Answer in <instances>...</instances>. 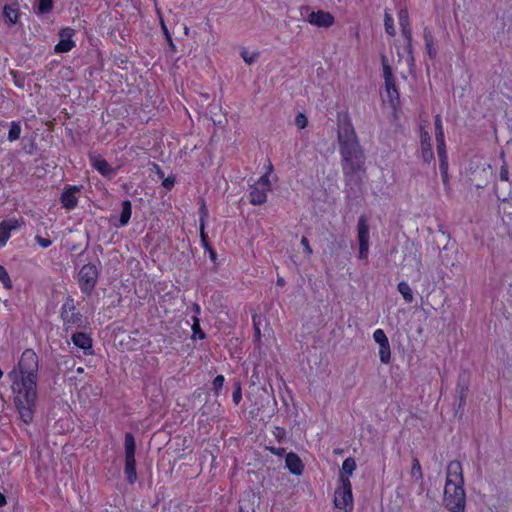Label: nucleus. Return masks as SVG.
Listing matches in <instances>:
<instances>
[{"label": "nucleus", "mask_w": 512, "mask_h": 512, "mask_svg": "<svg viewBox=\"0 0 512 512\" xmlns=\"http://www.w3.org/2000/svg\"><path fill=\"white\" fill-rule=\"evenodd\" d=\"M200 213V224L203 223V226L206 225V219L208 217V209L206 207L205 201L202 199V205L199 209Z\"/></svg>", "instance_id": "44"}, {"label": "nucleus", "mask_w": 512, "mask_h": 512, "mask_svg": "<svg viewBox=\"0 0 512 512\" xmlns=\"http://www.w3.org/2000/svg\"><path fill=\"white\" fill-rule=\"evenodd\" d=\"M6 505V497L4 494L0 493V507Z\"/></svg>", "instance_id": "54"}, {"label": "nucleus", "mask_w": 512, "mask_h": 512, "mask_svg": "<svg viewBox=\"0 0 512 512\" xmlns=\"http://www.w3.org/2000/svg\"><path fill=\"white\" fill-rule=\"evenodd\" d=\"M400 27L411 26L409 17L399 20Z\"/></svg>", "instance_id": "53"}, {"label": "nucleus", "mask_w": 512, "mask_h": 512, "mask_svg": "<svg viewBox=\"0 0 512 512\" xmlns=\"http://www.w3.org/2000/svg\"><path fill=\"white\" fill-rule=\"evenodd\" d=\"M200 237H201V242L203 244V246L208 249L210 248V242H209V238H208V235L207 233L205 232V226H203V223H201L200 225Z\"/></svg>", "instance_id": "43"}, {"label": "nucleus", "mask_w": 512, "mask_h": 512, "mask_svg": "<svg viewBox=\"0 0 512 512\" xmlns=\"http://www.w3.org/2000/svg\"><path fill=\"white\" fill-rule=\"evenodd\" d=\"M74 35V30L72 28H64L60 31V41L55 46L56 53H66L72 50L75 47V42L72 40Z\"/></svg>", "instance_id": "15"}, {"label": "nucleus", "mask_w": 512, "mask_h": 512, "mask_svg": "<svg viewBox=\"0 0 512 512\" xmlns=\"http://www.w3.org/2000/svg\"><path fill=\"white\" fill-rule=\"evenodd\" d=\"M2 376H3V372H2V370L0 369V379L2 378Z\"/></svg>", "instance_id": "62"}, {"label": "nucleus", "mask_w": 512, "mask_h": 512, "mask_svg": "<svg viewBox=\"0 0 512 512\" xmlns=\"http://www.w3.org/2000/svg\"><path fill=\"white\" fill-rule=\"evenodd\" d=\"M448 486H464L463 469L460 461L453 460L447 465L445 487Z\"/></svg>", "instance_id": "11"}, {"label": "nucleus", "mask_w": 512, "mask_h": 512, "mask_svg": "<svg viewBox=\"0 0 512 512\" xmlns=\"http://www.w3.org/2000/svg\"><path fill=\"white\" fill-rule=\"evenodd\" d=\"M382 66H383V76L385 80V89L387 92V96L391 103H395L399 101V92L396 87V79L393 75L392 68L388 64L386 56H382Z\"/></svg>", "instance_id": "9"}, {"label": "nucleus", "mask_w": 512, "mask_h": 512, "mask_svg": "<svg viewBox=\"0 0 512 512\" xmlns=\"http://www.w3.org/2000/svg\"><path fill=\"white\" fill-rule=\"evenodd\" d=\"M437 142V153L439 159H447V152H446V145H445V139L444 136H441V138H436Z\"/></svg>", "instance_id": "35"}, {"label": "nucleus", "mask_w": 512, "mask_h": 512, "mask_svg": "<svg viewBox=\"0 0 512 512\" xmlns=\"http://www.w3.org/2000/svg\"><path fill=\"white\" fill-rule=\"evenodd\" d=\"M307 20L310 24L317 26V27H324L329 28L335 23L334 16L324 10H318V11H311L308 14Z\"/></svg>", "instance_id": "13"}, {"label": "nucleus", "mask_w": 512, "mask_h": 512, "mask_svg": "<svg viewBox=\"0 0 512 512\" xmlns=\"http://www.w3.org/2000/svg\"><path fill=\"white\" fill-rule=\"evenodd\" d=\"M342 170L346 186L360 188L366 174L364 151L341 156Z\"/></svg>", "instance_id": "2"}, {"label": "nucleus", "mask_w": 512, "mask_h": 512, "mask_svg": "<svg viewBox=\"0 0 512 512\" xmlns=\"http://www.w3.org/2000/svg\"><path fill=\"white\" fill-rule=\"evenodd\" d=\"M91 160L93 167L104 177H111L115 173V170L104 158L94 157Z\"/></svg>", "instance_id": "21"}, {"label": "nucleus", "mask_w": 512, "mask_h": 512, "mask_svg": "<svg viewBox=\"0 0 512 512\" xmlns=\"http://www.w3.org/2000/svg\"><path fill=\"white\" fill-rule=\"evenodd\" d=\"M342 452H343V450H342V449H335V450H334V453H336V454H341Z\"/></svg>", "instance_id": "60"}, {"label": "nucleus", "mask_w": 512, "mask_h": 512, "mask_svg": "<svg viewBox=\"0 0 512 512\" xmlns=\"http://www.w3.org/2000/svg\"><path fill=\"white\" fill-rule=\"evenodd\" d=\"M276 284H277V286H281V287H282V286H284V285H285V280H284L283 278L279 277V278L277 279Z\"/></svg>", "instance_id": "56"}, {"label": "nucleus", "mask_w": 512, "mask_h": 512, "mask_svg": "<svg viewBox=\"0 0 512 512\" xmlns=\"http://www.w3.org/2000/svg\"><path fill=\"white\" fill-rule=\"evenodd\" d=\"M401 32L406 40V51L412 53V28L411 26L401 27Z\"/></svg>", "instance_id": "30"}, {"label": "nucleus", "mask_w": 512, "mask_h": 512, "mask_svg": "<svg viewBox=\"0 0 512 512\" xmlns=\"http://www.w3.org/2000/svg\"><path fill=\"white\" fill-rule=\"evenodd\" d=\"M373 338L375 342L378 343L379 345L389 341L388 337L386 336L385 332L382 329L375 330V332L373 333Z\"/></svg>", "instance_id": "39"}, {"label": "nucleus", "mask_w": 512, "mask_h": 512, "mask_svg": "<svg viewBox=\"0 0 512 512\" xmlns=\"http://www.w3.org/2000/svg\"><path fill=\"white\" fill-rule=\"evenodd\" d=\"M443 503L451 512H465L466 494L464 486L444 487Z\"/></svg>", "instance_id": "7"}, {"label": "nucleus", "mask_w": 512, "mask_h": 512, "mask_svg": "<svg viewBox=\"0 0 512 512\" xmlns=\"http://www.w3.org/2000/svg\"><path fill=\"white\" fill-rule=\"evenodd\" d=\"M410 475L416 481L421 480L423 478L422 467L419 462V459L416 456H414L412 458V467H411Z\"/></svg>", "instance_id": "26"}, {"label": "nucleus", "mask_w": 512, "mask_h": 512, "mask_svg": "<svg viewBox=\"0 0 512 512\" xmlns=\"http://www.w3.org/2000/svg\"><path fill=\"white\" fill-rule=\"evenodd\" d=\"M0 282L6 289L12 288V282L4 266L0 265Z\"/></svg>", "instance_id": "36"}, {"label": "nucleus", "mask_w": 512, "mask_h": 512, "mask_svg": "<svg viewBox=\"0 0 512 512\" xmlns=\"http://www.w3.org/2000/svg\"><path fill=\"white\" fill-rule=\"evenodd\" d=\"M19 376L12 383L14 404L25 424L34 419L37 402L39 358L33 349H25L18 361Z\"/></svg>", "instance_id": "1"}, {"label": "nucleus", "mask_w": 512, "mask_h": 512, "mask_svg": "<svg viewBox=\"0 0 512 512\" xmlns=\"http://www.w3.org/2000/svg\"><path fill=\"white\" fill-rule=\"evenodd\" d=\"M273 435L276 438V440L279 443H281L282 441L285 440L287 433H286V430L284 428L277 426L273 430Z\"/></svg>", "instance_id": "41"}, {"label": "nucleus", "mask_w": 512, "mask_h": 512, "mask_svg": "<svg viewBox=\"0 0 512 512\" xmlns=\"http://www.w3.org/2000/svg\"><path fill=\"white\" fill-rule=\"evenodd\" d=\"M337 138L341 156L364 151L348 115L338 125Z\"/></svg>", "instance_id": "3"}, {"label": "nucleus", "mask_w": 512, "mask_h": 512, "mask_svg": "<svg viewBox=\"0 0 512 512\" xmlns=\"http://www.w3.org/2000/svg\"><path fill=\"white\" fill-rule=\"evenodd\" d=\"M207 250H209L210 255H211V258H212V259H214V258H215V256H216V253H215V251L213 250V248H212V247H210V248H208Z\"/></svg>", "instance_id": "58"}, {"label": "nucleus", "mask_w": 512, "mask_h": 512, "mask_svg": "<svg viewBox=\"0 0 512 512\" xmlns=\"http://www.w3.org/2000/svg\"><path fill=\"white\" fill-rule=\"evenodd\" d=\"M356 467H357V465H356L355 460L352 457H348L343 462L342 470H341L340 474H343V475L349 477L350 475L353 474Z\"/></svg>", "instance_id": "27"}, {"label": "nucleus", "mask_w": 512, "mask_h": 512, "mask_svg": "<svg viewBox=\"0 0 512 512\" xmlns=\"http://www.w3.org/2000/svg\"><path fill=\"white\" fill-rule=\"evenodd\" d=\"M81 189L82 186L72 185H68L64 188L60 197V202L66 210L71 211L77 207L78 194L81 192Z\"/></svg>", "instance_id": "12"}, {"label": "nucleus", "mask_w": 512, "mask_h": 512, "mask_svg": "<svg viewBox=\"0 0 512 512\" xmlns=\"http://www.w3.org/2000/svg\"><path fill=\"white\" fill-rule=\"evenodd\" d=\"M157 174L160 178L164 177V172L157 166Z\"/></svg>", "instance_id": "59"}, {"label": "nucleus", "mask_w": 512, "mask_h": 512, "mask_svg": "<svg viewBox=\"0 0 512 512\" xmlns=\"http://www.w3.org/2000/svg\"><path fill=\"white\" fill-rule=\"evenodd\" d=\"M265 449L270 451L272 454L280 456V457H282L286 453L285 448H276L273 446H266Z\"/></svg>", "instance_id": "50"}, {"label": "nucleus", "mask_w": 512, "mask_h": 512, "mask_svg": "<svg viewBox=\"0 0 512 512\" xmlns=\"http://www.w3.org/2000/svg\"><path fill=\"white\" fill-rule=\"evenodd\" d=\"M60 318L63 323V331L66 334L86 329L89 324L87 317L76 308L74 299L71 296L66 298L60 309Z\"/></svg>", "instance_id": "4"}, {"label": "nucleus", "mask_w": 512, "mask_h": 512, "mask_svg": "<svg viewBox=\"0 0 512 512\" xmlns=\"http://www.w3.org/2000/svg\"><path fill=\"white\" fill-rule=\"evenodd\" d=\"M162 28H163V31H164V34L166 36V38L168 37V35H170L168 29L166 28V26L164 25V23L162 22Z\"/></svg>", "instance_id": "57"}, {"label": "nucleus", "mask_w": 512, "mask_h": 512, "mask_svg": "<svg viewBox=\"0 0 512 512\" xmlns=\"http://www.w3.org/2000/svg\"><path fill=\"white\" fill-rule=\"evenodd\" d=\"M193 337H198L199 339H205L206 334L200 327L199 319L194 317V322L192 325Z\"/></svg>", "instance_id": "37"}, {"label": "nucleus", "mask_w": 512, "mask_h": 512, "mask_svg": "<svg viewBox=\"0 0 512 512\" xmlns=\"http://www.w3.org/2000/svg\"><path fill=\"white\" fill-rule=\"evenodd\" d=\"M175 185V177L174 176H169L167 178H165L162 182V186L167 189V190H171Z\"/></svg>", "instance_id": "47"}, {"label": "nucleus", "mask_w": 512, "mask_h": 512, "mask_svg": "<svg viewBox=\"0 0 512 512\" xmlns=\"http://www.w3.org/2000/svg\"><path fill=\"white\" fill-rule=\"evenodd\" d=\"M195 309H196V311L198 312L200 308H199V306H198V305H195Z\"/></svg>", "instance_id": "61"}, {"label": "nucleus", "mask_w": 512, "mask_h": 512, "mask_svg": "<svg viewBox=\"0 0 512 512\" xmlns=\"http://www.w3.org/2000/svg\"><path fill=\"white\" fill-rule=\"evenodd\" d=\"M500 180L509 181L508 165L504 162L500 168Z\"/></svg>", "instance_id": "46"}, {"label": "nucleus", "mask_w": 512, "mask_h": 512, "mask_svg": "<svg viewBox=\"0 0 512 512\" xmlns=\"http://www.w3.org/2000/svg\"><path fill=\"white\" fill-rule=\"evenodd\" d=\"M273 165L271 162H269L267 173L260 177L258 182L255 185H258L260 188L267 189V191L270 190V181L268 175L272 172Z\"/></svg>", "instance_id": "33"}, {"label": "nucleus", "mask_w": 512, "mask_h": 512, "mask_svg": "<svg viewBox=\"0 0 512 512\" xmlns=\"http://www.w3.org/2000/svg\"><path fill=\"white\" fill-rule=\"evenodd\" d=\"M124 449H125V467L124 473L126 475V479L128 483L134 484L137 480V472H136V443L135 438L132 433L125 434L124 441Z\"/></svg>", "instance_id": "6"}, {"label": "nucleus", "mask_w": 512, "mask_h": 512, "mask_svg": "<svg viewBox=\"0 0 512 512\" xmlns=\"http://www.w3.org/2000/svg\"><path fill=\"white\" fill-rule=\"evenodd\" d=\"M397 289L407 303L413 302V300H414L413 293H412V290L407 282H405V281L400 282L397 286Z\"/></svg>", "instance_id": "24"}, {"label": "nucleus", "mask_w": 512, "mask_h": 512, "mask_svg": "<svg viewBox=\"0 0 512 512\" xmlns=\"http://www.w3.org/2000/svg\"><path fill=\"white\" fill-rule=\"evenodd\" d=\"M3 17L9 25L16 24L20 17L19 4L17 2L6 4L3 7Z\"/></svg>", "instance_id": "18"}, {"label": "nucleus", "mask_w": 512, "mask_h": 512, "mask_svg": "<svg viewBox=\"0 0 512 512\" xmlns=\"http://www.w3.org/2000/svg\"><path fill=\"white\" fill-rule=\"evenodd\" d=\"M339 481L341 485L336 488L334 494V505L344 512H352L354 509L352 484L348 476L340 474Z\"/></svg>", "instance_id": "5"}, {"label": "nucleus", "mask_w": 512, "mask_h": 512, "mask_svg": "<svg viewBox=\"0 0 512 512\" xmlns=\"http://www.w3.org/2000/svg\"><path fill=\"white\" fill-rule=\"evenodd\" d=\"M35 240L43 248L49 247L52 243V241L49 238H44L40 235H36Z\"/></svg>", "instance_id": "48"}, {"label": "nucleus", "mask_w": 512, "mask_h": 512, "mask_svg": "<svg viewBox=\"0 0 512 512\" xmlns=\"http://www.w3.org/2000/svg\"><path fill=\"white\" fill-rule=\"evenodd\" d=\"M224 381L225 379L223 375H218L214 378L212 382V390L214 391L215 395H219V392L223 387Z\"/></svg>", "instance_id": "38"}, {"label": "nucleus", "mask_w": 512, "mask_h": 512, "mask_svg": "<svg viewBox=\"0 0 512 512\" xmlns=\"http://www.w3.org/2000/svg\"><path fill=\"white\" fill-rule=\"evenodd\" d=\"M435 130H436V138H441V136H444L443 127H442V121L439 115L435 117Z\"/></svg>", "instance_id": "45"}, {"label": "nucleus", "mask_w": 512, "mask_h": 512, "mask_svg": "<svg viewBox=\"0 0 512 512\" xmlns=\"http://www.w3.org/2000/svg\"><path fill=\"white\" fill-rule=\"evenodd\" d=\"M439 167L441 171V176L443 180V184L445 187H449V175H448V158L447 159H439Z\"/></svg>", "instance_id": "31"}, {"label": "nucleus", "mask_w": 512, "mask_h": 512, "mask_svg": "<svg viewBox=\"0 0 512 512\" xmlns=\"http://www.w3.org/2000/svg\"><path fill=\"white\" fill-rule=\"evenodd\" d=\"M358 241H359V258L367 259L369 251V225L365 215H361L357 224Z\"/></svg>", "instance_id": "10"}, {"label": "nucleus", "mask_w": 512, "mask_h": 512, "mask_svg": "<svg viewBox=\"0 0 512 512\" xmlns=\"http://www.w3.org/2000/svg\"><path fill=\"white\" fill-rule=\"evenodd\" d=\"M132 214V204L129 200L122 202V212L119 219V226H125L128 224Z\"/></svg>", "instance_id": "22"}, {"label": "nucleus", "mask_w": 512, "mask_h": 512, "mask_svg": "<svg viewBox=\"0 0 512 512\" xmlns=\"http://www.w3.org/2000/svg\"><path fill=\"white\" fill-rule=\"evenodd\" d=\"M71 340L85 355H93V340L87 333L79 330L71 332Z\"/></svg>", "instance_id": "14"}, {"label": "nucleus", "mask_w": 512, "mask_h": 512, "mask_svg": "<svg viewBox=\"0 0 512 512\" xmlns=\"http://www.w3.org/2000/svg\"><path fill=\"white\" fill-rule=\"evenodd\" d=\"M424 40H425V46H426L429 57L431 59H434L436 57V50L433 47V45H434L433 35L427 29L424 30Z\"/></svg>", "instance_id": "23"}, {"label": "nucleus", "mask_w": 512, "mask_h": 512, "mask_svg": "<svg viewBox=\"0 0 512 512\" xmlns=\"http://www.w3.org/2000/svg\"><path fill=\"white\" fill-rule=\"evenodd\" d=\"M286 467L295 475H301L304 471V464L295 452H289L285 457Z\"/></svg>", "instance_id": "16"}, {"label": "nucleus", "mask_w": 512, "mask_h": 512, "mask_svg": "<svg viewBox=\"0 0 512 512\" xmlns=\"http://www.w3.org/2000/svg\"><path fill=\"white\" fill-rule=\"evenodd\" d=\"M421 151H422V158L425 162H430L434 155L432 151V145H431V137L428 132H423L421 134Z\"/></svg>", "instance_id": "20"}, {"label": "nucleus", "mask_w": 512, "mask_h": 512, "mask_svg": "<svg viewBox=\"0 0 512 512\" xmlns=\"http://www.w3.org/2000/svg\"><path fill=\"white\" fill-rule=\"evenodd\" d=\"M99 270L95 264L88 263L81 267L78 273V284L83 293L90 296L96 287Z\"/></svg>", "instance_id": "8"}, {"label": "nucleus", "mask_w": 512, "mask_h": 512, "mask_svg": "<svg viewBox=\"0 0 512 512\" xmlns=\"http://www.w3.org/2000/svg\"><path fill=\"white\" fill-rule=\"evenodd\" d=\"M407 17H409L408 10H407V9H405V8H404V9H401V10L399 11V13H398V18H399V20H400V19H405V18H407Z\"/></svg>", "instance_id": "52"}, {"label": "nucleus", "mask_w": 512, "mask_h": 512, "mask_svg": "<svg viewBox=\"0 0 512 512\" xmlns=\"http://www.w3.org/2000/svg\"><path fill=\"white\" fill-rule=\"evenodd\" d=\"M379 357L383 364H389L391 361V348L389 341L379 345Z\"/></svg>", "instance_id": "25"}, {"label": "nucleus", "mask_w": 512, "mask_h": 512, "mask_svg": "<svg viewBox=\"0 0 512 512\" xmlns=\"http://www.w3.org/2000/svg\"><path fill=\"white\" fill-rule=\"evenodd\" d=\"M258 54H256L257 56ZM241 56L242 58L244 59V61L247 63V64H252L255 60V55L253 56H250L248 55V52L247 51H243L241 52Z\"/></svg>", "instance_id": "51"}, {"label": "nucleus", "mask_w": 512, "mask_h": 512, "mask_svg": "<svg viewBox=\"0 0 512 512\" xmlns=\"http://www.w3.org/2000/svg\"><path fill=\"white\" fill-rule=\"evenodd\" d=\"M166 39L168 41L169 46L172 48V50H175V46L173 44V40L171 38V35H168V37Z\"/></svg>", "instance_id": "55"}, {"label": "nucleus", "mask_w": 512, "mask_h": 512, "mask_svg": "<svg viewBox=\"0 0 512 512\" xmlns=\"http://www.w3.org/2000/svg\"><path fill=\"white\" fill-rule=\"evenodd\" d=\"M252 322H253V328H254V342L260 346L261 344V330H260V323L261 318L259 315L254 314L252 316Z\"/></svg>", "instance_id": "28"}, {"label": "nucleus", "mask_w": 512, "mask_h": 512, "mask_svg": "<svg viewBox=\"0 0 512 512\" xmlns=\"http://www.w3.org/2000/svg\"><path fill=\"white\" fill-rule=\"evenodd\" d=\"M295 124L298 128L304 129L308 125V119L303 113H299L295 118Z\"/></svg>", "instance_id": "42"}, {"label": "nucleus", "mask_w": 512, "mask_h": 512, "mask_svg": "<svg viewBox=\"0 0 512 512\" xmlns=\"http://www.w3.org/2000/svg\"><path fill=\"white\" fill-rule=\"evenodd\" d=\"M233 402L238 405L242 399V390L240 382L235 383V389L232 394Z\"/></svg>", "instance_id": "40"}, {"label": "nucleus", "mask_w": 512, "mask_h": 512, "mask_svg": "<svg viewBox=\"0 0 512 512\" xmlns=\"http://www.w3.org/2000/svg\"><path fill=\"white\" fill-rule=\"evenodd\" d=\"M19 226L18 220H3L0 223V246L6 244L10 238L11 231L17 229Z\"/></svg>", "instance_id": "17"}, {"label": "nucleus", "mask_w": 512, "mask_h": 512, "mask_svg": "<svg viewBox=\"0 0 512 512\" xmlns=\"http://www.w3.org/2000/svg\"><path fill=\"white\" fill-rule=\"evenodd\" d=\"M301 244L303 245L304 251L308 256L313 254V250L309 244V240L307 239V237H305V236L302 237Z\"/></svg>", "instance_id": "49"}, {"label": "nucleus", "mask_w": 512, "mask_h": 512, "mask_svg": "<svg viewBox=\"0 0 512 512\" xmlns=\"http://www.w3.org/2000/svg\"><path fill=\"white\" fill-rule=\"evenodd\" d=\"M384 26H385V31L388 35H390L392 37H394L396 35L393 18L388 12H385V15H384Z\"/></svg>", "instance_id": "32"}, {"label": "nucleus", "mask_w": 512, "mask_h": 512, "mask_svg": "<svg viewBox=\"0 0 512 512\" xmlns=\"http://www.w3.org/2000/svg\"><path fill=\"white\" fill-rule=\"evenodd\" d=\"M53 9V0H39L38 3V14L50 13Z\"/></svg>", "instance_id": "34"}, {"label": "nucleus", "mask_w": 512, "mask_h": 512, "mask_svg": "<svg viewBox=\"0 0 512 512\" xmlns=\"http://www.w3.org/2000/svg\"><path fill=\"white\" fill-rule=\"evenodd\" d=\"M21 134V125L20 122L13 121L10 126V130L8 133V140L13 142L20 138Z\"/></svg>", "instance_id": "29"}, {"label": "nucleus", "mask_w": 512, "mask_h": 512, "mask_svg": "<svg viewBox=\"0 0 512 512\" xmlns=\"http://www.w3.org/2000/svg\"><path fill=\"white\" fill-rule=\"evenodd\" d=\"M267 189L260 188L258 185H253L249 192V202L252 205H262L267 201Z\"/></svg>", "instance_id": "19"}]
</instances>
